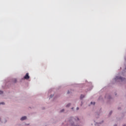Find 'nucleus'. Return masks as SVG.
I'll use <instances>...</instances> for the list:
<instances>
[{"label":"nucleus","instance_id":"obj_1","mask_svg":"<svg viewBox=\"0 0 126 126\" xmlns=\"http://www.w3.org/2000/svg\"><path fill=\"white\" fill-rule=\"evenodd\" d=\"M25 79H29L30 78V77L29 76V73H27L25 76H24Z\"/></svg>","mask_w":126,"mask_h":126},{"label":"nucleus","instance_id":"obj_2","mask_svg":"<svg viewBox=\"0 0 126 126\" xmlns=\"http://www.w3.org/2000/svg\"><path fill=\"white\" fill-rule=\"evenodd\" d=\"M26 119H27L26 116L23 117L21 118V121H24V120H26Z\"/></svg>","mask_w":126,"mask_h":126},{"label":"nucleus","instance_id":"obj_3","mask_svg":"<svg viewBox=\"0 0 126 126\" xmlns=\"http://www.w3.org/2000/svg\"><path fill=\"white\" fill-rule=\"evenodd\" d=\"M80 98H81V99H82V98H84V95H83L82 94L81 95Z\"/></svg>","mask_w":126,"mask_h":126},{"label":"nucleus","instance_id":"obj_4","mask_svg":"<svg viewBox=\"0 0 126 126\" xmlns=\"http://www.w3.org/2000/svg\"><path fill=\"white\" fill-rule=\"evenodd\" d=\"M2 93H3V92L0 91V94H2Z\"/></svg>","mask_w":126,"mask_h":126},{"label":"nucleus","instance_id":"obj_5","mask_svg":"<svg viewBox=\"0 0 126 126\" xmlns=\"http://www.w3.org/2000/svg\"><path fill=\"white\" fill-rule=\"evenodd\" d=\"M69 106H70V103L66 105V107H69Z\"/></svg>","mask_w":126,"mask_h":126},{"label":"nucleus","instance_id":"obj_6","mask_svg":"<svg viewBox=\"0 0 126 126\" xmlns=\"http://www.w3.org/2000/svg\"><path fill=\"white\" fill-rule=\"evenodd\" d=\"M91 104H93V105H95V102H91Z\"/></svg>","mask_w":126,"mask_h":126},{"label":"nucleus","instance_id":"obj_7","mask_svg":"<svg viewBox=\"0 0 126 126\" xmlns=\"http://www.w3.org/2000/svg\"><path fill=\"white\" fill-rule=\"evenodd\" d=\"M64 112V109H63L61 111V112Z\"/></svg>","mask_w":126,"mask_h":126},{"label":"nucleus","instance_id":"obj_8","mask_svg":"<svg viewBox=\"0 0 126 126\" xmlns=\"http://www.w3.org/2000/svg\"><path fill=\"white\" fill-rule=\"evenodd\" d=\"M76 119H77V121H79V119H78V118L76 117Z\"/></svg>","mask_w":126,"mask_h":126},{"label":"nucleus","instance_id":"obj_9","mask_svg":"<svg viewBox=\"0 0 126 126\" xmlns=\"http://www.w3.org/2000/svg\"><path fill=\"white\" fill-rule=\"evenodd\" d=\"M77 110H79V107H77Z\"/></svg>","mask_w":126,"mask_h":126},{"label":"nucleus","instance_id":"obj_10","mask_svg":"<svg viewBox=\"0 0 126 126\" xmlns=\"http://www.w3.org/2000/svg\"><path fill=\"white\" fill-rule=\"evenodd\" d=\"M53 95H51L50 96V98H52V97H53Z\"/></svg>","mask_w":126,"mask_h":126},{"label":"nucleus","instance_id":"obj_11","mask_svg":"<svg viewBox=\"0 0 126 126\" xmlns=\"http://www.w3.org/2000/svg\"><path fill=\"white\" fill-rule=\"evenodd\" d=\"M1 104H4V103H3V102H2V103H1Z\"/></svg>","mask_w":126,"mask_h":126},{"label":"nucleus","instance_id":"obj_12","mask_svg":"<svg viewBox=\"0 0 126 126\" xmlns=\"http://www.w3.org/2000/svg\"><path fill=\"white\" fill-rule=\"evenodd\" d=\"M120 79H123V78H120Z\"/></svg>","mask_w":126,"mask_h":126},{"label":"nucleus","instance_id":"obj_13","mask_svg":"<svg viewBox=\"0 0 126 126\" xmlns=\"http://www.w3.org/2000/svg\"><path fill=\"white\" fill-rule=\"evenodd\" d=\"M68 93V94H69V92H68V93Z\"/></svg>","mask_w":126,"mask_h":126},{"label":"nucleus","instance_id":"obj_14","mask_svg":"<svg viewBox=\"0 0 126 126\" xmlns=\"http://www.w3.org/2000/svg\"><path fill=\"white\" fill-rule=\"evenodd\" d=\"M72 126H73V124H72Z\"/></svg>","mask_w":126,"mask_h":126}]
</instances>
